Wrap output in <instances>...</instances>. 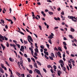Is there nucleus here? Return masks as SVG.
<instances>
[{
	"label": "nucleus",
	"instance_id": "obj_1",
	"mask_svg": "<svg viewBox=\"0 0 77 77\" xmlns=\"http://www.w3.org/2000/svg\"><path fill=\"white\" fill-rule=\"evenodd\" d=\"M30 39L31 42H33V39H32V38L31 37L30 35L28 36V39Z\"/></svg>",
	"mask_w": 77,
	"mask_h": 77
},
{
	"label": "nucleus",
	"instance_id": "obj_2",
	"mask_svg": "<svg viewBox=\"0 0 77 77\" xmlns=\"http://www.w3.org/2000/svg\"><path fill=\"white\" fill-rule=\"evenodd\" d=\"M16 74H17L20 77H21L23 76V74H20L18 72H16Z\"/></svg>",
	"mask_w": 77,
	"mask_h": 77
},
{
	"label": "nucleus",
	"instance_id": "obj_3",
	"mask_svg": "<svg viewBox=\"0 0 77 77\" xmlns=\"http://www.w3.org/2000/svg\"><path fill=\"white\" fill-rule=\"evenodd\" d=\"M58 75L59 76H60V74H62V72L60 70H59L57 72Z\"/></svg>",
	"mask_w": 77,
	"mask_h": 77
},
{
	"label": "nucleus",
	"instance_id": "obj_4",
	"mask_svg": "<svg viewBox=\"0 0 77 77\" xmlns=\"http://www.w3.org/2000/svg\"><path fill=\"white\" fill-rule=\"evenodd\" d=\"M1 45L2 48L3 50H5V46H4L3 44H1Z\"/></svg>",
	"mask_w": 77,
	"mask_h": 77
},
{
	"label": "nucleus",
	"instance_id": "obj_5",
	"mask_svg": "<svg viewBox=\"0 0 77 77\" xmlns=\"http://www.w3.org/2000/svg\"><path fill=\"white\" fill-rule=\"evenodd\" d=\"M0 71L2 72V73H4V71L2 68H0Z\"/></svg>",
	"mask_w": 77,
	"mask_h": 77
},
{
	"label": "nucleus",
	"instance_id": "obj_6",
	"mask_svg": "<svg viewBox=\"0 0 77 77\" xmlns=\"http://www.w3.org/2000/svg\"><path fill=\"white\" fill-rule=\"evenodd\" d=\"M48 14L49 15H53V14H54V13L53 12H51V11H48Z\"/></svg>",
	"mask_w": 77,
	"mask_h": 77
},
{
	"label": "nucleus",
	"instance_id": "obj_7",
	"mask_svg": "<svg viewBox=\"0 0 77 77\" xmlns=\"http://www.w3.org/2000/svg\"><path fill=\"white\" fill-rule=\"evenodd\" d=\"M48 38L49 39H51L52 38H53V37L51 35H50V36H48Z\"/></svg>",
	"mask_w": 77,
	"mask_h": 77
},
{
	"label": "nucleus",
	"instance_id": "obj_8",
	"mask_svg": "<svg viewBox=\"0 0 77 77\" xmlns=\"http://www.w3.org/2000/svg\"><path fill=\"white\" fill-rule=\"evenodd\" d=\"M68 18H69V19H72V20L73 19V17L72 16H68Z\"/></svg>",
	"mask_w": 77,
	"mask_h": 77
},
{
	"label": "nucleus",
	"instance_id": "obj_9",
	"mask_svg": "<svg viewBox=\"0 0 77 77\" xmlns=\"http://www.w3.org/2000/svg\"><path fill=\"white\" fill-rule=\"evenodd\" d=\"M37 62L38 65H39L40 66H41L42 64H41V63L40 62L38 61H37Z\"/></svg>",
	"mask_w": 77,
	"mask_h": 77
},
{
	"label": "nucleus",
	"instance_id": "obj_10",
	"mask_svg": "<svg viewBox=\"0 0 77 77\" xmlns=\"http://www.w3.org/2000/svg\"><path fill=\"white\" fill-rule=\"evenodd\" d=\"M9 59L10 61H11V62H14V59H12V58H11V57H10Z\"/></svg>",
	"mask_w": 77,
	"mask_h": 77
},
{
	"label": "nucleus",
	"instance_id": "obj_11",
	"mask_svg": "<svg viewBox=\"0 0 77 77\" xmlns=\"http://www.w3.org/2000/svg\"><path fill=\"white\" fill-rule=\"evenodd\" d=\"M20 65L21 66H23V60H21V61H20Z\"/></svg>",
	"mask_w": 77,
	"mask_h": 77
},
{
	"label": "nucleus",
	"instance_id": "obj_12",
	"mask_svg": "<svg viewBox=\"0 0 77 77\" xmlns=\"http://www.w3.org/2000/svg\"><path fill=\"white\" fill-rule=\"evenodd\" d=\"M44 53L45 54V55H47V56H48V52H46L45 51H44Z\"/></svg>",
	"mask_w": 77,
	"mask_h": 77
},
{
	"label": "nucleus",
	"instance_id": "obj_13",
	"mask_svg": "<svg viewBox=\"0 0 77 77\" xmlns=\"http://www.w3.org/2000/svg\"><path fill=\"white\" fill-rule=\"evenodd\" d=\"M35 52H36V53H38L39 51H38V48H36L35 49Z\"/></svg>",
	"mask_w": 77,
	"mask_h": 77
},
{
	"label": "nucleus",
	"instance_id": "obj_14",
	"mask_svg": "<svg viewBox=\"0 0 77 77\" xmlns=\"http://www.w3.org/2000/svg\"><path fill=\"white\" fill-rule=\"evenodd\" d=\"M62 69H63V71H65L66 72V67H62Z\"/></svg>",
	"mask_w": 77,
	"mask_h": 77
},
{
	"label": "nucleus",
	"instance_id": "obj_15",
	"mask_svg": "<svg viewBox=\"0 0 77 77\" xmlns=\"http://www.w3.org/2000/svg\"><path fill=\"white\" fill-rule=\"evenodd\" d=\"M0 39H2V40H3V41L5 40V38H4V36H3L0 37Z\"/></svg>",
	"mask_w": 77,
	"mask_h": 77
},
{
	"label": "nucleus",
	"instance_id": "obj_16",
	"mask_svg": "<svg viewBox=\"0 0 77 77\" xmlns=\"http://www.w3.org/2000/svg\"><path fill=\"white\" fill-rule=\"evenodd\" d=\"M44 57L46 59H49V57H47V56L46 55H45Z\"/></svg>",
	"mask_w": 77,
	"mask_h": 77
},
{
	"label": "nucleus",
	"instance_id": "obj_17",
	"mask_svg": "<svg viewBox=\"0 0 77 77\" xmlns=\"http://www.w3.org/2000/svg\"><path fill=\"white\" fill-rule=\"evenodd\" d=\"M34 66L36 68H38V66H37V63H34Z\"/></svg>",
	"mask_w": 77,
	"mask_h": 77
},
{
	"label": "nucleus",
	"instance_id": "obj_18",
	"mask_svg": "<svg viewBox=\"0 0 77 77\" xmlns=\"http://www.w3.org/2000/svg\"><path fill=\"white\" fill-rule=\"evenodd\" d=\"M70 60H71V62H72V63H75V61L73 60L72 59H70Z\"/></svg>",
	"mask_w": 77,
	"mask_h": 77
},
{
	"label": "nucleus",
	"instance_id": "obj_19",
	"mask_svg": "<svg viewBox=\"0 0 77 77\" xmlns=\"http://www.w3.org/2000/svg\"><path fill=\"white\" fill-rule=\"evenodd\" d=\"M29 50H31V53H33V49L31 48H29Z\"/></svg>",
	"mask_w": 77,
	"mask_h": 77
},
{
	"label": "nucleus",
	"instance_id": "obj_20",
	"mask_svg": "<svg viewBox=\"0 0 77 77\" xmlns=\"http://www.w3.org/2000/svg\"><path fill=\"white\" fill-rule=\"evenodd\" d=\"M70 31L71 32H74V31H75V30H74V29L71 28L70 29Z\"/></svg>",
	"mask_w": 77,
	"mask_h": 77
},
{
	"label": "nucleus",
	"instance_id": "obj_21",
	"mask_svg": "<svg viewBox=\"0 0 77 77\" xmlns=\"http://www.w3.org/2000/svg\"><path fill=\"white\" fill-rule=\"evenodd\" d=\"M5 20H7V21H8L9 22H11V21L12 20L11 19H6V18H5Z\"/></svg>",
	"mask_w": 77,
	"mask_h": 77
},
{
	"label": "nucleus",
	"instance_id": "obj_22",
	"mask_svg": "<svg viewBox=\"0 0 77 77\" xmlns=\"http://www.w3.org/2000/svg\"><path fill=\"white\" fill-rule=\"evenodd\" d=\"M1 21L2 23V24H4L5 23V21L3 19H1Z\"/></svg>",
	"mask_w": 77,
	"mask_h": 77
},
{
	"label": "nucleus",
	"instance_id": "obj_23",
	"mask_svg": "<svg viewBox=\"0 0 77 77\" xmlns=\"http://www.w3.org/2000/svg\"><path fill=\"white\" fill-rule=\"evenodd\" d=\"M23 55H24V56L25 57H26V58H27L28 57V56H27V54H24Z\"/></svg>",
	"mask_w": 77,
	"mask_h": 77
},
{
	"label": "nucleus",
	"instance_id": "obj_24",
	"mask_svg": "<svg viewBox=\"0 0 77 77\" xmlns=\"http://www.w3.org/2000/svg\"><path fill=\"white\" fill-rule=\"evenodd\" d=\"M51 54H52L51 56H52V57H53L54 58L55 56H54V54L53 53H51Z\"/></svg>",
	"mask_w": 77,
	"mask_h": 77
},
{
	"label": "nucleus",
	"instance_id": "obj_25",
	"mask_svg": "<svg viewBox=\"0 0 77 77\" xmlns=\"http://www.w3.org/2000/svg\"><path fill=\"white\" fill-rule=\"evenodd\" d=\"M69 37L70 38H71L72 39H73V38H74L72 35H69Z\"/></svg>",
	"mask_w": 77,
	"mask_h": 77
},
{
	"label": "nucleus",
	"instance_id": "obj_26",
	"mask_svg": "<svg viewBox=\"0 0 77 77\" xmlns=\"http://www.w3.org/2000/svg\"><path fill=\"white\" fill-rule=\"evenodd\" d=\"M63 45H65V46H66L67 45V44H66V43L65 42H63Z\"/></svg>",
	"mask_w": 77,
	"mask_h": 77
},
{
	"label": "nucleus",
	"instance_id": "obj_27",
	"mask_svg": "<svg viewBox=\"0 0 77 77\" xmlns=\"http://www.w3.org/2000/svg\"><path fill=\"white\" fill-rule=\"evenodd\" d=\"M56 54H57L58 55H61V54H60V53L59 52H58L57 53H56Z\"/></svg>",
	"mask_w": 77,
	"mask_h": 77
},
{
	"label": "nucleus",
	"instance_id": "obj_28",
	"mask_svg": "<svg viewBox=\"0 0 77 77\" xmlns=\"http://www.w3.org/2000/svg\"><path fill=\"white\" fill-rule=\"evenodd\" d=\"M53 57L49 56V59H51V60H54L53 59Z\"/></svg>",
	"mask_w": 77,
	"mask_h": 77
},
{
	"label": "nucleus",
	"instance_id": "obj_29",
	"mask_svg": "<svg viewBox=\"0 0 77 77\" xmlns=\"http://www.w3.org/2000/svg\"><path fill=\"white\" fill-rule=\"evenodd\" d=\"M31 59L32 60H33L34 62H35V60L34 58H31Z\"/></svg>",
	"mask_w": 77,
	"mask_h": 77
},
{
	"label": "nucleus",
	"instance_id": "obj_30",
	"mask_svg": "<svg viewBox=\"0 0 77 77\" xmlns=\"http://www.w3.org/2000/svg\"><path fill=\"white\" fill-rule=\"evenodd\" d=\"M37 72L38 74H41V72H40V71L39 70L37 71Z\"/></svg>",
	"mask_w": 77,
	"mask_h": 77
},
{
	"label": "nucleus",
	"instance_id": "obj_31",
	"mask_svg": "<svg viewBox=\"0 0 77 77\" xmlns=\"http://www.w3.org/2000/svg\"><path fill=\"white\" fill-rule=\"evenodd\" d=\"M40 47L41 48H42V49H44V46L43 45H42Z\"/></svg>",
	"mask_w": 77,
	"mask_h": 77
},
{
	"label": "nucleus",
	"instance_id": "obj_32",
	"mask_svg": "<svg viewBox=\"0 0 77 77\" xmlns=\"http://www.w3.org/2000/svg\"><path fill=\"white\" fill-rule=\"evenodd\" d=\"M27 59H28L29 62H31V60L29 58H28Z\"/></svg>",
	"mask_w": 77,
	"mask_h": 77
},
{
	"label": "nucleus",
	"instance_id": "obj_33",
	"mask_svg": "<svg viewBox=\"0 0 77 77\" xmlns=\"http://www.w3.org/2000/svg\"><path fill=\"white\" fill-rule=\"evenodd\" d=\"M48 42L51 44H52V43L51 42V39H50L48 41Z\"/></svg>",
	"mask_w": 77,
	"mask_h": 77
},
{
	"label": "nucleus",
	"instance_id": "obj_34",
	"mask_svg": "<svg viewBox=\"0 0 77 77\" xmlns=\"http://www.w3.org/2000/svg\"><path fill=\"white\" fill-rule=\"evenodd\" d=\"M60 63H62V64L63 63V61L62 60H60Z\"/></svg>",
	"mask_w": 77,
	"mask_h": 77
},
{
	"label": "nucleus",
	"instance_id": "obj_35",
	"mask_svg": "<svg viewBox=\"0 0 77 77\" xmlns=\"http://www.w3.org/2000/svg\"><path fill=\"white\" fill-rule=\"evenodd\" d=\"M29 72L30 73V74H32V73H33V71H32V70H30Z\"/></svg>",
	"mask_w": 77,
	"mask_h": 77
},
{
	"label": "nucleus",
	"instance_id": "obj_36",
	"mask_svg": "<svg viewBox=\"0 0 77 77\" xmlns=\"http://www.w3.org/2000/svg\"><path fill=\"white\" fill-rule=\"evenodd\" d=\"M58 50H60V51H62V49H61L60 47H58Z\"/></svg>",
	"mask_w": 77,
	"mask_h": 77
},
{
	"label": "nucleus",
	"instance_id": "obj_37",
	"mask_svg": "<svg viewBox=\"0 0 77 77\" xmlns=\"http://www.w3.org/2000/svg\"><path fill=\"white\" fill-rule=\"evenodd\" d=\"M31 14H32V17H35V15L34 14V12H32Z\"/></svg>",
	"mask_w": 77,
	"mask_h": 77
},
{
	"label": "nucleus",
	"instance_id": "obj_38",
	"mask_svg": "<svg viewBox=\"0 0 77 77\" xmlns=\"http://www.w3.org/2000/svg\"><path fill=\"white\" fill-rule=\"evenodd\" d=\"M63 58L65 57V52H64V53L63 54Z\"/></svg>",
	"mask_w": 77,
	"mask_h": 77
},
{
	"label": "nucleus",
	"instance_id": "obj_39",
	"mask_svg": "<svg viewBox=\"0 0 77 77\" xmlns=\"http://www.w3.org/2000/svg\"><path fill=\"white\" fill-rule=\"evenodd\" d=\"M4 38H5V41H8V38H7L5 36H4Z\"/></svg>",
	"mask_w": 77,
	"mask_h": 77
},
{
	"label": "nucleus",
	"instance_id": "obj_40",
	"mask_svg": "<svg viewBox=\"0 0 77 77\" xmlns=\"http://www.w3.org/2000/svg\"><path fill=\"white\" fill-rule=\"evenodd\" d=\"M23 42L25 44H27V41H25L24 40Z\"/></svg>",
	"mask_w": 77,
	"mask_h": 77
},
{
	"label": "nucleus",
	"instance_id": "obj_41",
	"mask_svg": "<svg viewBox=\"0 0 77 77\" xmlns=\"http://www.w3.org/2000/svg\"><path fill=\"white\" fill-rule=\"evenodd\" d=\"M6 46L7 47H9V43H8V42H7V45H6Z\"/></svg>",
	"mask_w": 77,
	"mask_h": 77
},
{
	"label": "nucleus",
	"instance_id": "obj_42",
	"mask_svg": "<svg viewBox=\"0 0 77 77\" xmlns=\"http://www.w3.org/2000/svg\"><path fill=\"white\" fill-rule=\"evenodd\" d=\"M2 68H4V69L5 70V71H6V70H7V69H6V68L4 66L3 67H2Z\"/></svg>",
	"mask_w": 77,
	"mask_h": 77
},
{
	"label": "nucleus",
	"instance_id": "obj_43",
	"mask_svg": "<svg viewBox=\"0 0 77 77\" xmlns=\"http://www.w3.org/2000/svg\"><path fill=\"white\" fill-rule=\"evenodd\" d=\"M51 66L50 65H48L47 66V67L48 68H51Z\"/></svg>",
	"mask_w": 77,
	"mask_h": 77
},
{
	"label": "nucleus",
	"instance_id": "obj_44",
	"mask_svg": "<svg viewBox=\"0 0 77 77\" xmlns=\"http://www.w3.org/2000/svg\"><path fill=\"white\" fill-rule=\"evenodd\" d=\"M46 45L48 48H50L49 47H50V45L48 44H46Z\"/></svg>",
	"mask_w": 77,
	"mask_h": 77
},
{
	"label": "nucleus",
	"instance_id": "obj_45",
	"mask_svg": "<svg viewBox=\"0 0 77 77\" xmlns=\"http://www.w3.org/2000/svg\"><path fill=\"white\" fill-rule=\"evenodd\" d=\"M38 27L40 29V30H42V27H41V26L39 25L38 26Z\"/></svg>",
	"mask_w": 77,
	"mask_h": 77
},
{
	"label": "nucleus",
	"instance_id": "obj_46",
	"mask_svg": "<svg viewBox=\"0 0 77 77\" xmlns=\"http://www.w3.org/2000/svg\"><path fill=\"white\" fill-rule=\"evenodd\" d=\"M21 49H23V50H24V46H21Z\"/></svg>",
	"mask_w": 77,
	"mask_h": 77
},
{
	"label": "nucleus",
	"instance_id": "obj_47",
	"mask_svg": "<svg viewBox=\"0 0 77 77\" xmlns=\"http://www.w3.org/2000/svg\"><path fill=\"white\" fill-rule=\"evenodd\" d=\"M54 68L55 69H57V67H56V66L54 65Z\"/></svg>",
	"mask_w": 77,
	"mask_h": 77
},
{
	"label": "nucleus",
	"instance_id": "obj_48",
	"mask_svg": "<svg viewBox=\"0 0 77 77\" xmlns=\"http://www.w3.org/2000/svg\"><path fill=\"white\" fill-rule=\"evenodd\" d=\"M33 57H34V58H35V59L36 60V59H38V57H36L35 56H33Z\"/></svg>",
	"mask_w": 77,
	"mask_h": 77
},
{
	"label": "nucleus",
	"instance_id": "obj_49",
	"mask_svg": "<svg viewBox=\"0 0 77 77\" xmlns=\"http://www.w3.org/2000/svg\"><path fill=\"white\" fill-rule=\"evenodd\" d=\"M20 34H21V35H24V33H23V32H20Z\"/></svg>",
	"mask_w": 77,
	"mask_h": 77
},
{
	"label": "nucleus",
	"instance_id": "obj_50",
	"mask_svg": "<svg viewBox=\"0 0 77 77\" xmlns=\"http://www.w3.org/2000/svg\"><path fill=\"white\" fill-rule=\"evenodd\" d=\"M57 10L58 11H60L61 10V9H60V8H58L57 9Z\"/></svg>",
	"mask_w": 77,
	"mask_h": 77
},
{
	"label": "nucleus",
	"instance_id": "obj_51",
	"mask_svg": "<svg viewBox=\"0 0 77 77\" xmlns=\"http://www.w3.org/2000/svg\"><path fill=\"white\" fill-rule=\"evenodd\" d=\"M5 29H8V25H6L5 26Z\"/></svg>",
	"mask_w": 77,
	"mask_h": 77
},
{
	"label": "nucleus",
	"instance_id": "obj_52",
	"mask_svg": "<svg viewBox=\"0 0 77 77\" xmlns=\"http://www.w3.org/2000/svg\"><path fill=\"white\" fill-rule=\"evenodd\" d=\"M66 68L67 69H68V71H69V68L68 66H66Z\"/></svg>",
	"mask_w": 77,
	"mask_h": 77
},
{
	"label": "nucleus",
	"instance_id": "obj_53",
	"mask_svg": "<svg viewBox=\"0 0 77 77\" xmlns=\"http://www.w3.org/2000/svg\"><path fill=\"white\" fill-rule=\"evenodd\" d=\"M59 28V27L57 26L56 27H54V30H55V29H57Z\"/></svg>",
	"mask_w": 77,
	"mask_h": 77
},
{
	"label": "nucleus",
	"instance_id": "obj_54",
	"mask_svg": "<svg viewBox=\"0 0 77 77\" xmlns=\"http://www.w3.org/2000/svg\"><path fill=\"white\" fill-rule=\"evenodd\" d=\"M43 70L45 72H47V71H46L45 69L43 68Z\"/></svg>",
	"mask_w": 77,
	"mask_h": 77
},
{
	"label": "nucleus",
	"instance_id": "obj_55",
	"mask_svg": "<svg viewBox=\"0 0 77 77\" xmlns=\"http://www.w3.org/2000/svg\"><path fill=\"white\" fill-rule=\"evenodd\" d=\"M61 14L62 15H65V14H64V12L63 11V12L61 13Z\"/></svg>",
	"mask_w": 77,
	"mask_h": 77
},
{
	"label": "nucleus",
	"instance_id": "obj_56",
	"mask_svg": "<svg viewBox=\"0 0 77 77\" xmlns=\"http://www.w3.org/2000/svg\"><path fill=\"white\" fill-rule=\"evenodd\" d=\"M72 21H74V22H77V20H74V19H72Z\"/></svg>",
	"mask_w": 77,
	"mask_h": 77
},
{
	"label": "nucleus",
	"instance_id": "obj_57",
	"mask_svg": "<svg viewBox=\"0 0 77 77\" xmlns=\"http://www.w3.org/2000/svg\"><path fill=\"white\" fill-rule=\"evenodd\" d=\"M17 47H18L19 48H20V45L18 44H17Z\"/></svg>",
	"mask_w": 77,
	"mask_h": 77
},
{
	"label": "nucleus",
	"instance_id": "obj_58",
	"mask_svg": "<svg viewBox=\"0 0 77 77\" xmlns=\"http://www.w3.org/2000/svg\"><path fill=\"white\" fill-rule=\"evenodd\" d=\"M19 53L20 54H21V55L22 56H23V53H22L20 51L19 52Z\"/></svg>",
	"mask_w": 77,
	"mask_h": 77
},
{
	"label": "nucleus",
	"instance_id": "obj_59",
	"mask_svg": "<svg viewBox=\"0 0 77 77\" xmlns=\"http://www.w3.org/2000/svg\"><path fill=\"white\" fill-rule=\"evenodd\" d=\"M1 66L2 68H3V67H4V65L2 63L1 64Z\"/></svg>",
	"mask_w": 77,
	"mask_h": 77
},
{
	"label": "nucleus",
	"instance_id": "obj_60",
	"mask_svg": "<svg viewBox=\"0 0 77 77\" xmlns=\"http://www.w3.org/2000/svg\"><path fill=\"white\" fill-rule=\"evenodd\" d=\"M34 55L35 56H38V54L36 53V52H35V53L34 54Z\"/></svg>",
	"mask_w": 77,
	"mask_h": 77
},
{
	"label": "nucleus",
	"instance_id": "obj_61",
	"mask_svg": "<svg viewBox=\"0 0 77 77\" xmlns=\"http://www.w3.org/2000/svg\"><path fill=\"white\" fill-rule=\"evenodd\" d=\"M50 71L52 73H53V69H50Z\"/></svg>",
	"mask_w": 77,
	"mask_h": 77
},
{
	"label": "nucleus",
	"instance_id": "obj_62",
	"mask_svg": "<svg viewBox=\"0 0 77 77\" xmlns=\"http://www.w3.org/2000/svg\"><path fill=\"white\" fill-rule=\"evenodd\" d=\"M70 56H71V57H74V56H75V55H74V54H71Z\"/></svg>",
	"mask_w": 77,
	"mask_h": 77
},
{
	"label": "nucleus",
	"instance_id": "obj_63",
	"mask_svg": "<svg viewBox=\"0 0 77 77\" xmlns=\"http://www.w3.org/2000/svg\"><path fill=\"white\" fill-rule=\"evenodd\" d=\"M29 67H30L32 69V68H33L32 66L31 65H29Z\"/></svg>",
	"mask_w": 77,
	"mask_h": 77
},
{
	"label": "nucleus",
	"instance_id": "obj_64",
	"mask_svg": "<svg viewBox=\"0 0 77 77\" xmlns=\"http://www.w3.org/2000/svg\"><path fill=\"white\" fill-rule=\"evenodd\" d=\"M20 40L21 42H22V44H23V39H20Z\"/></svg>",
	"mask_w": 77,
	"mask_h": 77
}]
</instances>
